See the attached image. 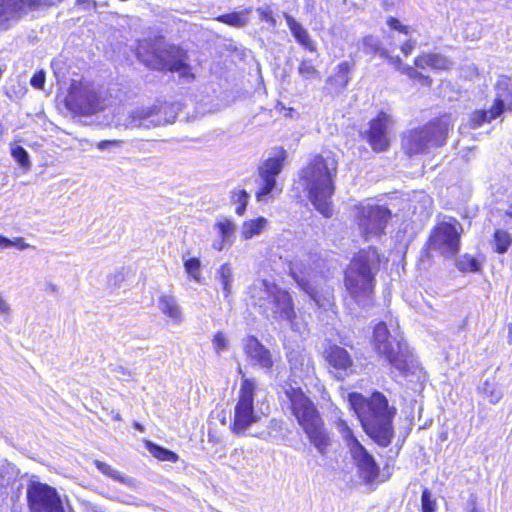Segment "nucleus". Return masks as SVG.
<instances>
[{
    "mask_svg": "<svg viewBox=\"0 0 512 512\" xmlns=\"http://www.w3.org/2000/svg\"><path fill=\"white\" fill-rule=\"evenodd\" d=\"M348 402L359 418L365 432L380 446L387 447L393 438L394 407H389L387 398L380 392L370 397L360 393H350Z\"/></svg>",
    "mask_w": 512,
    "mask_h": 512,
    "instance_id": "f257e3e1",
    "label": "nucleus"
},
{
    "mask_svg": "<svg viewBox=\"0 0 512 512\" xmlns=\"http://www.w3.org/2000/svg\"><path fill=\"white\" fill-rule=\"evenodd\" d=\"M338 162L331 154L315 155L299 172V182L308 199L325 217L332 215L331 202Z\"/></svg>",
    "mask_w": 512,
    "mask_h": 512,
    "instance_id": "f03ea898",
    "label": "nucleus"
},
{
    "mask_svg": "<svg viewBox=\"0 0 512 512\" xmlns=\"http://www.w3.org/2000/svg\"><path fill=\"white\" fill-rule=\"evenodd\" d=\"M286 395L290 400L291 413L309 442L320 455H326L332 439L315 404L300 388L291 387L286 390Z\"/></svg>",
    "mask_w": 512,
    "mask_h": 512,
    "instance_id": "7ed1b4c3",
    "label": "nucleus"
},
{
    "mask_svg": "<svg viewBox=\"0 0 512 512\" xmlns=\"http://www.w3.org/2000/svg\"><path fill=\"white\" fill-rule=\"evenodd\" d=\"M238 372L242 376V382L234 406L230 430L236 435H248L264 439L269 433L266 430H258L263 425L266 415L261 409H256L254 406L256 380L246 378L241 367H239Z\"/></svg>",
    "mask_w": 512,
    "mask_h": 512,
    "instance_id": "20e7f679",
    "label": "nucleus"
},
{
    "mask_svg": "<svg viewBox=\"0 0 512 512\" xmlns=\"http://www.w3.org/2000/svg\"><path fill=\"white\" fill-rule=\"evenodd\" d=\"M380 264L376 248L360 251L346 270L345 286L360 305L368 304L374 290V277Z\"/></svg>",
    "mask_w": 512,
    "mask_h": 512,
    "instance_id": "39448f33",
    "label": "nucleus"
},
{
    "mask_svg": "<svg viewBox=\"0 0 512 512\" xmlns=\"http://www.w3.org/2000/svg\"><path fill=\"white\" fill-rule=\"evenodd\" d=\"M248 294L251 302L274 318L292 321L295 318L294 302L291 294L268 280H256L249 287Z\"/></svg>",
    "mask_w": 512,
    "mask_h": 512,
    "instance_id": "423d86ee",
    "label": "nucleus"
},
{
    "mask_svg": "<svg viewBox=\"0 0 512 512\" xmlns=\"http://www.w3.org/2000/svg\"><path fill=\"white\" fill-rule=\"evenodd\" d=\"M451 126V117L444 115L424 126L411 129L404 134L402 147L408 155L426 154L445 143Z\"/></svg>",
    "mask_w": 512,
    "mask_h": 512,
    "instance_id": "0eeeda50",
    "label": "nucleus"
},
{
    "mask_svg": "<svg viewBox=\"0 0 512 512\" xmlns=\"http://www.w3.org/2000/svg\"><path fill=\"white\" fill-rule=\"evenodd\" d=\"M289 275L298 288L306 293L319 308L328 310L333 306L332 292L319 286L320 275L311 265V257L292 260L289 263Z\"/></svg>",
    "mask_w": 512,
    "mask_h": 512,
    "instance_id": "6e6552de",
    "label": "nucleus"
},
{
    "mask_svg": "<svg viewBox=\"0 0 512 512\" xmlns=\"http://www.w3.org/2000/svg\"><path fill=\"white\" fill-rule=\"evenodd\" d=\"M373 346L379 356L399 372L404 374L407 371L409 351L398 328L390 331L384 322L378 323L373 333Z\"/></svg>",
    "mask_w": 512,
    "mask_h": 512,
    "instance_id": "1a4fd4ad",
    "label": "nucleus"
},
{
    "mask_svg": "<svg viewBox=\"0 0 512 512\" xmlns=\"http://www.w3.org/2000/svg\"><path fill=\"white\" fill-rule=\"evenodd\" d=\"M65 104L74 113L89 116L106 107V99L88 82L73 80Z\"/></svg>",
    "mask_w": 512,
    "mask_h": 512,
    "instance_id": "9d476101",
    "label": "nucleus"
},
{
    "mask_svg": "<svg viewBox=\"0 0 512 512\" xmlns=\"http://www.w3.org/2000/svg\"><path fill=\"white\" fill-rule=\"evenodd\" d=\"M463 228L454 218L439 222L432 229L428 247L445 258H452L460 250V239Z\"/></svg>",
    "mask_w": 512,
    "mask_h": 512,
    "instance_id": "9b49d317",
    "label": "nucleus"
},
{
    "mask_svg": "<svg viewBox=\"0 0 512 512\" xmlns=\"http://www.w3.org/2000/svg\"><path fill=\"white\" fill-rule=\"evenodd\" d=\"M145 61L153 69L178 72L183 78H193L190 67L187 64V55L179 47L172 45L160 46Z\"/></svg>",
    "mask_w": 512,
    "mask_h": 512,
    "instance_id": "f8f14e48",
    "label": "nucleus"
},
{
    "mask_svg": "<svg viewBox=\"0 0 512 512\" xmlns=\"http://www.w3.org/2000/svg\"><path fill=\"white\" fill-rule=\"evenodd\" d=\"M27 501L30 512H64L57 490L46 483L31 482L27 487Z\"/></svg>",
    "mask_w": 512,
    "mask_h": 512,
    "instance_id": "ddd939ff",
    "label": "nucleus"
},
{
    "mask_svg": "<svg viewBox=\"0 0 512 512\" xmlns=\"http://www.w3.org/2000/svg\"><path fill=\"white\" fill-rule=\"evenodd\" d=\"M357 211L359 229L367 240L380 236L391 216L388 208L378 205H361L357 207Z\"/></svg>",
    "mask_w": 512,
    "mask_h": 512,
    "instance_id": "4468645a",
    "label": "nucleus"
},
{
    "mask_svg": "<svg viewBox=\"0 0 512 512\" xmlns=\"http://www.w3.org/2000/svg\"><path fill=\"white\" fill-rule=\"evenodd\" d=\"M286 156V151L283 148H278L274 151L273 156L269 157L259 167L261 186L256 192V198L258 201H262L264 197L271 194L274 190L276 186V177L283 169Z\"/></svg>",
    "mask_w": 512,
    "mask_h": 512,
    "instance_id": "2eb2a0df",
    "label": "nucleus"
},
{
    "mask_svg": "<svg viewBox=\"0 0 512 512\" xmlns=\"http://www.w3.org/2000/svg\"><path fill=\"white\" fill-rule=\"evenodd\" d=\"M169 121L163 116L162 109L157 106L140 107L132 110L119 127L125 130H149L167 124Z\"/></svg>",
    "mask_w": 512,
    "mask_h": 512,
    "instance_id": "dca6fc26",
    "label": "nucleus"
},
{
    "mask_svg": "<svg viewBox=\"0 0 512 512\" xmlns=\"http://www.w3.org/2000/svg\"><path fill=\"white\" fill-rule=\"evenodd\" d=\"M325 361L328 372L339 381H343L355 372V364L350 353L338 345H333L325 351Z\"/></svg>",
    "mask_w": 512,
    "mask_h": 512,
    "instance_id": "f3484780",
    "label": "nucleus"
},
{
    "mask_svg": "<svg viewBox=\"0 0 512 512\" xmlns=\"http://www.w3.org/2000/svg\"><path fill=\"white\" fill-rule=\"evenodd\" d=\"M41 3L42 0H0V29L10 28Z\"/></svg>",
    "mask_w": 512,
    "mask_h": 512,
    "instance_id": "a211bd4d",
    "label": "nucleus"
},
{
    "mask_svg": "<svg viewBox=\"0 0 512 512\" xmlns=\"http://www.w3.org/2000/svg\"><path fill=\"white\" fill-rule=\"evenodd\" d=\"M41 3L42 0H0V29L10 28Z\"/></svg>",
    "mask_w": 512,
    "mask_h": 512,
    "instance_id": "6ab92c4d",
    "label": "nucleus"
},
{
    "mask_svg": "<svg viewBox=\"0 0 512 512\" xmlns=\"http://www.w3.org/2000/svg\"><path fill=\"white\" fill-rule=\"evenodd\" d=\"M349 451L363 481L368 484L375 482L380 470L373 456L359 441L352 442Z\"/></svg>",
    "mask_w": 512,
    "mask_h": 512,
    "instance_id": "aec40b11",
    "label": "nucleus"
},
{
    "mask_svg": "<svg viewBox=\"0 0 512 512\" xmlns=\"http://www.w3.org/2000/svg\"><path fill=\"white\" fill-rule=\"evenodd\" d=\"M394 121L391 115L381 112L377 118L370 122V129L367 132V139L372 149L377 152L387 150L390 144L389 129Z\"/></svg>",
    "mask_w": 512,
    "mask_h": 512,
    "instance_id": "412c9836",
    "label": "nucleus"
},
{
    "mask_svg": "<svg viewBox=\"0 0 512 512\" xmlns=\"http://www.w3.org/2000/svg\"><path fill=\"white\" fill-rule=\"evenodd\" d=\"M243 350L251 365L259 367L265 373L271 372L275 362L273 355L256 337L245 338Z\"/></svg>",
    "mask_w": 512,
    "mask_h": 512,
    "instance_id": "4be33fe9",
    "label": "nucleus"
},
{
    "mask_svg": "<svg viewBox=\"0 0 512 512\" xmlns=\"http://www.w3.org/2000/svg\"><path fill=\"white\" fill-rule=\"evenodd\" d=\"M495 91L491 115L500 116L505 111H512V79L507 76H500Z\"/></svg>",
    "mask_w": 512,
    "mask_h": 512,
    "instance_id": "5701e85b",
    "label": "nucleus"
},
{
    "mask_svg": "<svg viewBox=\"0 0 512 512\" xmlns=\"http://www.w3.org/2000/svg\"><path fill=\"white\" fill-rule=\"evenodd\" d=\"M214 228L217 230L220 240L213 242L212 247L216 251H222L226 246H231L236 238V224L229 218H217Z\"/></svg>",
    "mask_w": 512,
    "mask_h": 512,
    "instance_id": "b1692460",
    "label": "nucleus"
},
{
    "mask_svg": "<svg viewBox=\"0 0 512 512\" xmlns=\"http://www.w3.org/2000/svg\"><path fill=\"white\" fill-rule=\"evenodd\" d=\"M158 308L163 315L174 324H180L184 320L181 306L173 295L162 294L158 299Z\"/></svg>",
    "mask_w": 512,
    "mask_h": 512,
    "instance_id": "393cba45",
    "label": "nucleus"
},
{
    "mask_svg": "<svg viewBox=\"0 0 512 512\" xmlns=\"http://www.w3.org/2000/svg\"><path fill=\"white\" fill-rule=\"evenodd\" d=\"M285 20L297 42L308 51L315 52L317 50V46L311 39L307 29L304 28V26L296 21L291 15L285 14Z\"/></svg>",
    "mask_w": 512,
    "mask_h": 512,
    "instance_id": "a878e982",
    "label": "nucleus"
},
{
    "mask_svg": "<svg viewBox=\"0 0 512 512\" xmlns=\"http://www.w3.org/2000/svg\"><path fill=\"white\" fill-rule=\"evenodd\" d=\"M267 224L268 221L264 217L244 221L240 230L241 238L243 240H249L260 235L266 229Z\"/></svg>",
    "mask_w": 512,
    "mask_h": 512,
    "instance_id": "bb28decb",
    "label": "nucleus"
},
{
    "mask_svg": "<svg viewBox=\"0 0 512 512\" xmlns=\"http://www.w3.org/2000/svg\"><path fill=\"white\" fill-rule=\"evenodd\" d=\"M216 278L222 286L224 297L228 299L232 294L233 270L232 267L225 263L222 264L216 272Z\"/></svg>",
    "mask_w": 512,
    "mask_h": 512,
    "instance_id": "cd10ccee",
    "label": "nucleus"
},
{
    "mask_svg": "<svg viewBox=\"0 0 512 512\" xmlns=\"http://www.w3.org/2000/svg\"><path fill=\"white\" fill-rule=\"evenodd\" d=\"M352 69V65L347 62H341L335 68V74L330 78V81L335 83L338 88L344 89L349 83V73Z\"/></svg>",
    "mask_w": 512,
    "mask_h": 512,
    "instance_id": "c85d7f7f",
    "label": "nucleus"
},
{
    "mask_svg": "<svg viewBox=\"0 0 512 512\" xmlns=\"http://www.w3.org/2000/svg\"><path fill=\"white\" fill-rule=\"evenodd\" d=\"M148 451L158 460L176 462L179 456L166 448L147 442Z\"/></svg>",
    "mask_w": 512,
    "mask_h": 512,
    "instance_id": "c756f323",
    "label": "nucleus"
},
{
    "mask_svg": "<svg viewBox=\"0 0 512 512\" xmlns=\"http://www.w3.org/2000/svg\"><path fill=\"white\" fill-rule=\"evenodd\" d=\"M249 198V194L244 189H235L231 192V201L237 204L235 208L237 215L242 216L245 213Z\"/></svg>",
    "mask_w": 512,
    "mask_h": 512,
    "instance_id": "7c9ffc66",
    "label": "nucleus"
},
{
    "mask_svg": "<svg viewBox=\"0 0 512 512\" xmlns=\"http://www.w3.org/2000/svg\"><path fill=\"white\" fill-rule=\"evenodd\" d=\"M363 46L366 53L378 54L381 57H388V51L382 47L380 41L374 36H366L363 39Z\"/></svg>",
    "mask_w": 512,
    "mask_h": 512,
    "instance_id": "2f4dec72",
    "label": "nucleus"
},
{
    "mask_svg": "<svg viewBox=\"0 0 512 512\" xmlns=\"http://www.w3.org/2000/svg\"><path fill=\"white\" fill-rule=\"evenodd\" d=\"M492 107L489 110H477L471 114L470 117V126L472 128H477L483 125L484 123H489L492 120L498 118L499 116H492Z\"/></svg>",
    "mask_w": 512,
    "mask_h": 512,
    "instance_id": "473e14b6",
    "label": "nucleus"
},
{
    "mask_svg": "<svg viewBox=\"0 0 512 512\" xmlns=\"http://www.w3.org/2000/svg\"><path fill=\"white\" fill-rule=\"evenodd\" d=\"M10 150L12 157L19 163L22 168L29 169L31 167L29 155L23 147L19 145H12Z\"/></svg>",
    "mask_w": 512,
    "mask_h": 512,
    "instance_id": "72a5a7b5",
    "label": "nucleus"
},
{
    "mask_svg": "<svg viewBox=\"0 0 512 512\" xmlns=\"http://www.w3.org/2000/svg\"><path fill=\"white\" fill-rule=\"evenodd\" d=\"M494 242L496 251L498 253H505L511 244V236L504 230H497L494 234Z\"/></svg>",
    "mask_w": 512,
    "mask_h": 512,
    "instance_id": "f704fd0d",
    "label": "nucleus"
},
{
    "mask_svg": "<svg viewBox=\"0 0 512 512\" xmlns=\"http://www.w3.org/2000/svg\"><path fill=\"white\" fill-rule=\"evenodd\" d=\"M184 267L187 274L195 281L201 279V262L198 258H190L184 261Z\"/></svg>",
    "mask_w": 512,
    "mask_h": 512,
    "instance_id": "c9c22d12",
    "label": "nucleus"
},
{
    "mask_svg": "<svg viewBox=\"0 0 512 512\" xmlns=\"http://www.w3.org/2000/svg\"><path fill=\"white\" fill-rule=\"evenodd\" d=\"M299 74L305 79H315L319 76V72L311 60L303 59L298 67Z\"/></svg>",
    "mask_w": 512,
    "mask_h": 512,
    "instance_id": "e433bc0d",
    "label": "nucleus"
},
{
    "mask_svg": "<svg viewBox=\"0 0 512 512\" xmlns=\"http://www.w3.org/2000/svg\"><path fill=\"white\" fill-rule=\"evenodd\" d=\"M338 431L341 433L342 438L346 442L349 449H351L352 442L358 441L346 421L339 419L336 423Z\"/></svg>",
    "mask_w": 512,
    "mask_h": 512,
    "instance_id": "4c0bfd02",
    "label": "nucleus"
},
{
    "mask_svg": "<svg viewBox=\"0 0 512 512\" xmlns=\"http://www.w3.org/2000/svg\"><path fill=\"white\" fill-rule=\"evenodd\" d=\"M122 139L101 140L96 144L99 151L115 152L124 144Z\"/></svg>",
    "mask_w": 512,
    "mask_h": 512,
    "instance_id": "58836bf2",
    "label": "nucleus"
},
{
    "mask_svg": "<svg viewBox=\"0 0 512 512\" xmlns=\"http://www.w3.org/2000/svg\"><path fill=\"white\" fill-rule=\"evenodd\" d=\"M95 465L98 468L99 471H101L103 474L117 480L120 482H125V478L115 469H113L110 465L101 462L99 460L95 461Z\"/></svg>",
    "mask_w": 512,
    "mask_h": 512,
    "instance_id": "ea45409f",
    "label": "nucleus"
},
{
    "mask_svg": "<svg viewBox=\"0 0 512 512\" xmlns=\"http://www.w3.org/2000/svg\"><path fill=\"white\" fill-rule=\"evenodd\" d=\"M422 512H435L436 500L432 497L431 492L425 488L421 496Z\"/></svg>",
    "mask_w": 512,
    "mask_h": 512,
    "instance_id": "a19ab883",
    "label": "nucleus"
},
{
    "mask_svg": "<svg viewBox=\"0 0 512 512\" xmlns=\"http://www.w3.org/2000/svg\"><path fill=\"white\" fill-rule=\"evenodd\" d=\"M450 67V61L440 54H430V68L446 70Z\"/></svg>",
    "mask_w": 512,
    "mask_h": 512,
    "instance_id": "79ce46f5",
    "label": "nucleus"
},
{
    "mask_svg": "<svg viewBox=\"0 0 512 512\" xmlns=\"http://www.w3.org/2000/svg\"><path fill=\"white\" fill-rule=\"evenodd\" d=\"M220 22H223L225 24L235 26V27H241L244 26L245 21L243 17L239 13H230L222 15L218 18Z\"/></svg>",
    "mask_w": 512,
    "mask_h": 512,
    "instance_id": "37998d69",
    "label": "nucleus"
},
{
    "mask_svg": "<svg viewBox=\"0 0 512 512\" xmlns=\"http://www.w3.org/2000/svg\"><path fill=\"white\" fill-rule=\"evenodd\" d=\"M213 348L216 353H221L228 348V340L222 332H217L212 339Z\"/></svg>",
    "mask_w": 512,
    "mask_h": 512,
    "instance_id": "c03bdc74",
    "label": "nucleus"
},
{
    "mask_svg": "<svg viewBox=\"0 0 512 512\" xmlns=\"http://www.w3.org/2000/svg\"><path fill=\"white\" fill-rule=\"evenodd\" d=\"M403 73H405L409 78L419 80L424 85H430V79L427 76L422 75L416 69L411 66L404 67L402 69Z\"/></svg>",
    "mask_w": 512,
    "mask_h": 512,
    "instance_id": "a18cd8bd",
    "label": "nucleus"
},
{
    "mask_svg": "<svg viewBox=\"0 0 512 512\" xmlns=\"http://www.w3.org/2000/svg\"><path fill=\"white\" fill-rule=\"evenodd\" d=\"M257 14L259 15L260 19L262 21L270 23L272 26H275L276 20L273 16V12L268 7H260L256 10Z\"/></svg>",
    "mask_w": 512,
    "mask_h": 512,
    "instance_id": "49530a36",
    "label": "nucleus"
},
{
    "mask_svg": "<svg viewBox=\"0 0 512 512\" xmlns=\"http://www.w3.org/2000/svg\"><path fill=\"white\" fill-rule=\"evenodd\" d=\"M30 83L36 89H43L45 84V73L43 71L36 72L31 78Z\"/></svg>",
    "mask_w": 512,
    "mask_h": 512,
    "instance_id": "de8ad7c7",
    "label": "nucleus"
},
{
    "mask_svg": "<svg viewBox=\"0 0 512 512\" xmlns=\"http://www.w3.org/2000/svg\"><path fill=\"white\" fill-rule=\"evenodd\" d=\"M387 24L392 29L397 30V31H399L401 33H404L406 35L409 32V27L402 25L400 23V21L398 19L394 18V17H389L388 20H387Z\"/></svg>",
    "mask_w": 512,
    "mask_h": 512,
    "instance_id": "09e8293b",
    "label": "nucleus"
},
{
    "mask_svg": "<svg viewBox=\"0 0 512 512\" xmlns=\"http://www.w3.org/2000/svg\"><path fill=\"white\" fill-rule=\"evenodd\" d=\"M0 315L8 319L11 315V307L5 297L0 293Z\"/></svg>",
    "mask_w": 512,
    "mask_h": 512,
    "instance_id": "8fccbe9b",
    "label": "nucleus"
},
{
    "mask_svg": "<svg viewBox=\"0 0 512 512\" xmlns=\"http://www.w3.org/2000/svg\"><path fill=\"white\" fill-rule=\"evenodd\" d=\"M123 281H124V272L122 270L117 271L108 277L109 285L118 286Z\"/></svg>",
    "mask_w": 512,
    "mask_h": 512,
    "instance_id": "3c124183",
    "label": "nucleus"
},
{
    "mask_svg": "<svg viewBox=\"0 0 512 512\" xmlns=\"http://www.w3.org/2000/svg\"><path fill=\"white\" fill-rule=\"evenodd\" d=\"M415 65L421 69L430 67V54H423L415 59Z\"/></svg>",
    "mask_w": 512,
    "mask_h": 512,
    "instance_id": "603ef678",
    "label": "nucleus"
},
{
    "mask_svg": "<svg viewBox=\"0 0 512 512\" xmlns=\"http://www.w3.org/2000/svg\"><path fill=\"white\" fill-rule=\"evenodd\" d=\"M76 5L81 6L83 10L96 9L97 7L95 0H76Z\"/></svg>",
    "mask_w": 512,
    "mask_h": 512,
    "instance_id": "864d4df0",
    "label": "nucleus"
},
{
    "mask_svg": "<svg viewBox=\"0 0 512 512\" xmlns=\"http://www.w3.org/2000/svg\"><path fill=\"white\" fill-rule=\"evenodd\" d=\"M11 247H16L19 250H25L28 249L30 245L26 243L22 237H16L11 240Z\"/></svg>",
    "mask_w": 512,
    "mask_h": 512,
    "instance_id": "5fc2aeb1",
    "label": "nucleus"
},
{
    "mask_svg": "<svg viewBox=\"0 0 512 512\" xmlns=\"http://www.w3.org/2000/svg\"><path fill=\"white\" fill-rule=\"evenodd\" d=\"M460 268L461 269H464V270H469V271H477L478 270V263L477 261L472 258V259H469L467 264L464 263V262H461L460 263Z\"/></svg>",
    "mask_w": 512,
    "mask_h": 512,
    "instance_id": "6e6d98bb",
    "label": "nucleus"
},
{
    "mask_svg": "<svg viewBox=\"0 0 512 512\" xmlns=\"http://www.w3.org/2000/svg\"><path fill=\"white\" fill-rule=\"evenodd\" d=\"M415 45H416V42L415 41H412V40H408L407 42H405L404 44H402L401 46V51L402 53L405 55V56H408L409 54H411V52L413 51V49L415 48Z\"/></svg>",
    "mask_w": 512,
    "mask_h": 512,
    "instance_id": "4d7b16f0",
    "label": "nucleus"
},
{
    "mask_svg": "<svg viewBox=\"0 0 512 512\" xmlns=\"http://www.w3.org/2000/svg\"><path fill=\"white\" fill-rule=\"evenodd\" d=\"M115 373L117 374L120 380H126V377H130L131 373L124 367L119 366L115 369Z\"/></svg>",
    "mask_w": 512,
    "mask_h": 512,
    "instance_id": "13d9d810",
    "label": "nucleus"
},
{
    "mask_svg": "<svg viewBox=\"0 0 512 512\" xmlns=\"http://www.w3.org/2000/svg\"><path fill=\"white\" fill-rule=\"evenodd\" d=\"M391 64H393L397 69H401V59L396 56V57H392V56H389L386 57Z\"/></svg>",
    "mask_w": 512,
    "mask_h": 512,
    "instance_id": "bf43d9fd",
    "label": "nucleus"
},
{
    "mask_svg": "<svg viewBox=\"0 0 512 512\" xmlns=\"http://www.w3.org/2000/svg\"><path fill=\"white\" fill-rule=\"evenodd\" d=\"M0 247L1 248H10L11 247V240L0 235Z\"/></svg>",
    "mask_w": 512,
    "mask_h": 512,
    "instance_id": "052dcab7",
    "label": "nucleus"
},
{
    "mask_svg": "<svg viewBox=\"0 0 512 512\" xmlns=\"http://www.w3.org/2000/svg\"><path fill=\"white\" fill-rule=\"evenodd\" d=\"M471 507L468 512H483L481 509H479L476 505V502L474 500L471 501Z\"/></svg>",
    "mask_w": 512,
    "mask_h": 512,
    "instance_id": "680f3d73",
    "label": "nucleus"
},
{
    "mask_svg": "<svg viewBox=\"0 0 512 512\" xmlns=\"http://www.w3.org/2000/svg\"><path fill=\"white\" fill-rule=\"evenodd\" d=\"M505 216L512 218V204H510L504 212Z\"/></svg>",
    "mask_w": 512,
    "mask_h": 512,
    "instance_id": "e2e57ef3",
    "label": "nucleus"
},
{
    "mask_svg": "<svg viewBox=\"0 0 512 512\" xmlns=\"http://www.w3.org/2000/svg\"><path fill=\"white\" fill-rule=\"evenodd\" d=\"M133 426H134L137 430H139V431H141V432H143V431H144V427H143L140 423H138V422H134V423H133Z\"/></svg>",
    "mask_w": 512,
    "mask_h": 512,
    "instance_id": "0e129e2a",
    "label": "nucleus"
},
{
    "mask_svg": "<svg viewBox=\"0 0 512 512\" xmlns=\"http://www.w3.org/2000/svg\"><path fill=\"white\" fill-rule=\"evenodd\" d=\"M113 419L116 420V421H121L122 418H121V415L119 413H116L114 416H113Z\"/></svg>",
    "mask_w": 512,
    "mask_h": 512,
    "instance_id": "69168bd1",
    "label": "nucleus"
}]
</instances>
